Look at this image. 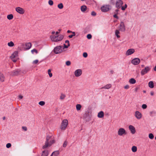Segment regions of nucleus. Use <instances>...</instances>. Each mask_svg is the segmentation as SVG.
Returning <instances> with one entry per match:
<instances>
[{"mask_svg":"<svg viewBox=\"0 0 156 156\" xmlns=\"http://www.w3.org/2000/svg\"><path fill=\"white\" fill-rule=\"evenodd\" d=\"M59 32L57 31L55 35H52L50 36V38L52 42H59L62 41L64 37V36L62 34H58Z\"/></svg>","mask_w":156,"mask_h":156,"instance_id":"obj_1","label":"nucleus"},{"mask_svg":"<svg viewBox=\"0 0 156 156\" xmlns=\"http://www.w3.org/2000/svg\"><path fill=\"white\" fill-rule=\"evenodd\" d=\"M68 124V121L67 119H64L61 123L60 128L62 130H65Z\"/></svg>","mask_w":156,"mask_h":156,"instance_id":"obj_2","label":"nucleus"},{"mask_svg":"<svg viewBox=\"0 0 156 156\" xmlns=\"http://www.w3.org/2000/svg\"><path fill=\"white\" fill-rule=\"evenodd\" d=\"M127 133L126 130L123 128H120L118 130V135L120 136H123L126 135Z\"/></svg>","mask_w":156,"mask_h":156,"instance_id":"obj_3","label":"nucleus"},{"mask_svg":"<svg viewBox=\"0 0 156 156\" xmlns=\"http://www.w3.org/2000/svg\"><path fill=\"white\" fill-rule=\"evenodd\" d=\"M53 51L56 54L61 53L63 51L62 46L59 45L55 47Z\"/></svg>","mask_w":156,"mask_h":156,"instance_id":"obj_4","label":"nucleus"},{"mask_svg":"<svg viewBox=\"0 0 156 156\" xmlns=\"http://www.w3.org/2000/svg\"><path fill=\"white\" fill-rule=\"evenodd\" d=\"M112 7L109 5H104L102 6L101 8V11L104 12L108 11L111 9Z\"/></svg>","mask_w":156,"mask_h":156,"instance_id":"obj_5","label":"nucleus"},{"mask_svg":"<svg viewBox=\"0 0 156 156\" xmlns=\"http://www.w3.org/2000/svg\"><path fill=\"white\" fill-rule=\"evenodd\" d=\"M134 116L137 120H140L142 118V114L138 111H136L134 113Z\"/></svg>","mask_w":156,"mask_h":156,"instance_id":"obj_6","label":"nucleus"},{"mask_svg":"<svg viewBox=\"0 0 156 156\" xmlns=\"http://www.w3.org/2000/svg\"><path fill=\"white\" fill-rule=\"evenodd\" d=\"M151 68L149 66H146L145 68L143 69L141 71L140 73L141 75H144L147 73L150 70Z\"/></svg>","mask_w":156,"mask_h":156,"instance_id":"obj_7","label":"nucleus"},{"mask_svg":"<svg viewBox=\"0 0 156 156\" xmlns=\"http://www.w3.org/2000/svg\"><path fill=\"white\" fill-rule=\"evenodd\" d=\"M51 138V137L50 136H47L45 144L43 145L42 147V148L43 149H45L47 148L48 147L50 146H49V141L50 140Z\"/></svg>","mask_w":156,"mask_h":156,"instance_id":"obj_8","label":"nucleus"},{"mask_svg":"<svg viewBox=\"0 0 156 156\" xmlns=\"http://www.w3.org/2000/svg\"><path fill=\"white\" fill-rule=\"evenodd\" d=\"M82 73V69H78L76 70L74 72V74L75 76L76 77H78L80 76Z\"/></svg>","mask_w":156,"mask_h":156,"instance_id":"obj_9","label":"nucleus"},{"mask_svg":"<svg viewBox=\"0 0 156 156\" xmlns=\"http://www.w3.org/2000/svg\"><path fill=\"white\" fill-rule=\"evenodd\" d=\"M140 62V60L138 58H136L133 59L131 61V63L134 65L139 64Z\"/></svg>","mask_w":156,"mask_h":156,"instance_id":"obj_10","label":"nucleus"},{"mask_svg":"<svg viewBox=\"0 0 156 156\" xmlns=\"http://www.w3.org/2000/svg\"><path fill=\"white\" fill-rule=\"evenodd\" d=\"M135 52V50L133 48H130L127 50L126 52L125 55L126 56H129L133 54Z\"/></svg>","mask_w":156,"mask_h":156,"instance_id":"obj_11","label":"nucleus"},{"mask_svg":"<svg viewBox=\"0 0 156 156\" xmlns=\"http://www.w3.org/2000/svg\"><path fill=\"white\" fill-rule=\"evenodd\" d=\"M123 2L121 0H118L116 3L115 6L118 9H120L123 5Z\"/></svg>","mask_w":156,"mask_h":156,"instance_id":"obj_12","label":"nucleus"},{"mask_svg":"<svg viewBox=\"0 0 156 156\" xmlns=\"http://www.w3.org/2000/svg\"><path fill=\"white\" fill-rule=\"evenodd\" d=\"M119 30L122 31H124L125 30V27L124 24L123 22L122 21L120 22L119 27Z\"/></svg>","mask_w":156,"mask_h":156,"instance_id":"obj_13","label":"nucleus"},{"mask_svg":"<svg viewBox=\"0 0 156 156\" xmlns=\"http://www.w3.org/2000/svg\"><path fill=\"white\" fill-rule=\"evenodd\" d=\"M16 11L21 14H23L25 12V10L23 8L20 7H17L16 8Z\"/></svg>","mask_w":156,"mask_h":156,"instance_id":"obj_14","label":"nucleus"},{"mask_svg":"<svg viewBox=\"0 0 156 156\" xmlns=\"http://www.w3.org/2000/svg\"><path fill=\"white\" fill-rule=\"evenodd\" d=\"M129 129L132 134L135 133L136 131L135 127L132 125H130L129 126Z\"/></svg>","mask_w":156,"mask_h":156,"instance_id":"obj_15","label":"nucleus"},{"mask_svg":"<svg viewBox=\"0 0 156 156\" xmlns=\"http://www.w3.org/2000/svg\"><path fill=\"white\" fill-rule=\"evenodd\" d=\"M83 119L85 121L88 122L90 120V117L88 114L85 113L83 115Z\"/></svg>","mask_w":156,"mask_h":156,"instance_id":"obj_16","label":"nucleus"},{"mask_svg":"<svg viewBox=\"0 0 156 156\" xmlns=\"http://www.w3.org/2000/svg\"><path fill=\"white\" fill-rule=\"evenodd\" d=\"M26 47L24 48L25 50H27L29 49L31 47V44L30 43H27L25 44Z\"/></svg>","mask_w":156,"mask_h":156,"instance_id":"obj_17","label":"nucleus"},{"mask_svg":"<svg viewBox=\"0 0 156 156\" xmlns=\"http://www.w3.org/2000/svg\"><path fill=\"white\" fill-rule=\"evenodd\" d=\"M5 76L3 73L1 72H0V82H4L5 81Z\"/></svg>","mask_w":156,"mask_h":156,"instance_id":"obj_18","label":"nucleus"},{"mask_svg":"<svg viewBox=\"0 0 156 156\" xmlns=\"http://www.w3.org/2000/svg\"><path fill=\"white\" fill-rule=\"evenodd\" d=\"M97 116L98 118H101L104 117V113L102 111H101L98 113Z\"/></svg>","mask_w":156,"mask_h":156,"instance_id":"obj_19","label":"nucleus"},{"mask_svg":"<svg viewBox=\"0 0 156 156\" xmlns=\"http://www.w3.org/2000/svg\"><path fill=\"white\" fill-rule=\"evenodd\" d=\"M18 53V51H15L11 56V58H17Z\"/></svg>","mask_w":156,"mask_h":156,"instance_id":"obj_20","label":"nucleus"},{"mask_svg":"<svg viewBox=\"0 0 156 156\" xmlns=\"http://www.w3.org/2000/svg\"><path fill=\"white\" fill-rule=\"evenodd\" d=\"M87 7L86 5H83L81 6L80 10L82 12H84L87 10Z\"/></svg>","mask_w":156,"mask_h":156,"instance_id":"obj_21","label":"nucleus"},{"mask_svg":"<svg viewBox=\"0 0 156 156\" xmlns=\"http://www.w3.org/2000/svg\"><path fill=\"white\" fill-rule=\"evenodd\" d=\"M120 33L119 30H115V34L117 38H119L120 37Z\"/></svg>","mask_w":156,"mask_h":156,"instance_id":"obj_22","label":"nucleus"},{"mask_svg":"<svg viewBox=\"0 0 156 156\" xmlns=\"http://www.w3.org/2000/svg\"><path fill=\"white\" fill-rule=\"evenodd\" d=\"M50 136L51 137V138L49 141V144L50 146L52 144H54L55 143V140L52 138L51 136Z\"/></svg>","mask_w":156,"mask_h":156,"instance_id":"obj_23","label":"nucleus"},{"mask_svg":"<svg viewBox=\"0 0 156 156\" xmlns=\"http://www.w3.org/2000/svg\"><path fill=\"white\" fill-rule=\"evenodd\" d=\"M112 87V85L110 84H108L104 87H103L102 88H104L106 89H109Z\"/></svg>","mask_w":156,"mask_h":156,"instance_id":"obj_24","label":"nucleus"},{"mask_svg":"<svg viewBox=\"0 0 156 156\" xmlns=\"http://www.w3.org/2000/svg\"><path fill=\"white\" fill-rule=\"evenodd\" d=\"M20 72V70L18 69L14 70L12 72V74L13 75H16L19 73Z\"/></svg>","mask_w":156,"mask_h":156,"instance_id":"obj_25","label":"nucleus"},{"mask_svg":"<svg viewBox=\"0 0 156 156\" xmlns=\"http://www.w3.org/2000/svg\"><path fill=\"white\" fill-rule=\"evenodd\" d=\"M149 87L151 88H152L154 87L153 82L152 81H150L148 83Z\"/></svg>","mask_w":156,"mask_h":156,"instance_id":"obj_26","label":"nucleus"},{"mask_svg":"<svg viewBox=\"0 0 156 156\" xmlns=\"http://www.w3.org/2000/svg\"><path fill=\"white\" fill-rule=\"evenodd\" d=\"M48 154V151H43L42 153L41 156H47Z\"/></svg>","mask_w":156,"mask_h":156,"instance_id":"obj_27","label":"nucleus"},{"mask_svg":"<svg viewBox=\"0 0 156 156\" xmlns=\"http://www.w3.org/2000/svg\"><path fill=\"white\" fill-rule=\"evenodd\" d=\"M129 83L131 84H134L136 82V80L134 78H131L129 80Z\"/></svg>","mask_w":156,"mask_h":156,"instance_id":"obj_28","label":"nucleus"},{"mask_svg":"<svg viewBox=\"0 0 156 156\" xmlns=\"http://www.w3.org/2000/svg\"><path fill=\"white\" fill-rule=\"evenodd\" d=\"M7 18L9 20H11L13 18V16L12 14H10L7 16Z\"/></svg>","mask_w":156,"mask_h":156,"instance_id":"obj_29","label":"nucleus"},{"mask_svg":"<svg viewBox=\"0 0 156 156\" xmlns=\"http://www.w3.org/2000/svg\"><path fill=\"white\" fill-rule=\"evenodd\" d=\"M59 154L58 151H54L51 154V156H57Z\"/></svg>","mask_w":156,"mask_h":156,"instance_id":"obj_30","label":"nucleus"},{"mask_svg":"<svg viewBox=\"0 0 156 156\" xmlns=\"http://www.w3.org/2000/svg\"><path fill=\"white\" fill-rule=\"evenodd\" d=\"M10 47H12L14 46V44L13 42L11 41L9 42H8L7 44Z\"/></svg>","mask_w":156,"mask_h":156,"instance_id":"obj_31","label":"nucleus"},{"mask_svg":"<svg viewBox=\"0 0 156 156\" xmlns=\"http://www.w3.org/2000/svg\"><path fill=\"white\" fill-rule=\"evenodd\" d=\"M47 73L50 77L51 78L52 76L53 75L52 73H51V69H48V70Z\"/></svg>","mask_w":156,"mask_h":156,"instance_id":"obj_32","label":"nucleus"},{"mask_svg":"<svg viewBox=\"0 0 156 156\" xmlns=\"http://www.w3.org/2000/svg\"><path fill=\"white\" fill-rule=\"evenodd\" d=\"M131 150L133 152H135L137 151V147L135 146H133L132 147Z\"/></svg>","mask_w":156,"mask_h":156,"instance_id":"obj_33","label":"nucleus"},{"mask_svg":"<svg viewBox=\"0 0 156 156\" xmlns=\"http://www.w3.org/2000/svg\"><path fill=\"white\" fill-rule=\"evenodd\" d=\"M76 109L77 111L80 110L81 108V106L80 104H77L76 105Z\"/></svg>","mask_w":156,"mask_h":156,"instance_id":"obj_34","label":"nucleus"},{"mask_svg":"<svg viewBox=\"0 0 156 156\" xmlns=\"http://www.w3.org/2000/svg\"><path fill=\"white\" fill-rule=\"evenodd\" d=\"M19 46L18 47V49L20 50H22V49L20 46H24V44L23 43H20L18 44Z\"/></svg>","mask_w":156,"mask_h":156,"instance_id":"obj_35","label":"nucleus"},{"mask_svg":"<svg viewBox=\"0 0 156 156\" xmlns=\"http://www.w3.org/2000/svg\"><path fill=\"white\" fill-rule=\"evenodd\" d=\"M57 7L59 9H62L63 8V5L62 3H60L58 5Z\"/></svg>","mask_w":156,"mask_h":156,"instance_id":"obj_36","label":"nucleus"},{"mask_svg":"<svg viewBox=\"0 0 156 156\" xmlns=\"http://www.w3.org/2000/svg\"><path fill=\"white\" fill-rule=\"evenodd\" d=\"M148 137L150 139H153L154 138V136L152 133H150L149 134Z\"/></svg>","mask_w":156,"mask_h":156,"instance_id":"obj_37","label":"nucleus"},{"mask_svg":"<svg viewBox=\"0 0 156 156\" xmlns=\"http://www.w3.org/2000/svg\"><path fill=\"white\" fill-rule=\"evenodd\" d=\"M31 52L33 54H34V53H35L36 54H37L38 53L37 51L35 49H34L31 50Z\"/></svg>","mask_w":156,"mask_h":156,"instance_id":"obj_38","label":"nucleus"},{"mask_svg":"<svg viewBox=\"0 0 156 156\" xmlns=\"http://www.w3.org/2000/svg\"><path fill=\"white\" fill-rule=\"evenodd\" d=\"M66 97V95L63 94H61L60 96V99L61 100L64 99Z\"/></svg>","mask_w":156,"mask_h":156,"instance_id":"obj_39","label":"nucleus"},{"mask_svg":"<svg viewBox=\"0 0 156 156\" xmlns=\"http://www.w3.org/2000/svg\"><path fill=\"white\" fill-rule=\"evenodd\" d=\"M127 5L126 4H125L124 6H122L121 7V9L122 10H125V9L127 8Z\"/></svg>","mask_w":156,"mask_h":156,"instance_id":"obj_40","label":"nucleus"},{"mask_svg":"<svg viewBox=\"0 0 156 156\" xmlns=\"http://www.w3.org/2000/svg\"><path fill=\"white\" fill-rule=\"evenodd\" d=\"M49 5L51 6H52L53 5V2L52 0H49L48 1Z\"/></svg>","mask_w":156,"mask_h":156,"instance_id":"obj_41","label":"nucleus"},{"mask_svg":"<svg viewBox=\"0 0 156 156\" xmlns=\"http://www.w3.org/2000/svg\"><path fill=\"white\" fill-rule=\"evenodd\" d=\"M45 104V103L44 101H40L39 102V104L41 106H43Z\"/></svg>","mask_w":156,"mask_h":156,"instance_id":"obj_42","label":"nucleus"},{"mask_svg":"<svg viewBox=\"0 0 156 156\" xmlns=\"http://www.w3.org/2000/svg\"><path fill=\"white\" fill-rule=\"evenodd\" d=\"M141 107L143 109H145L147 108V106L146 105L144 104L142 105Z\"/></svg>","mask_w":156,"mask_h":156,"instance_id":"obj_43","label":"nucleus"},{"mask_svg":"<svg viewBox=\"0 0 156 156\" xmlns=\"http://www.w3.org/2000/svg\"><path fill=\"white\" fill-rule=\"evenodd\" d=\"M119 10L118 9H115L114 12V14H119Z\"/></svg>","mask_w":156,"mask_h":156,"instance_id":"obj_44","label":"nucleus"},{"mask_svg":"<svg viewBox=\"0 0 156 156\" xmlns=\"http://www.w3.org/2000/svg\"><path fill=\"white\" fill-rule=\"evenodd\" d=\"M66 64L67 66H69L71 65V62L69 61H67Z\"/></svg>","mask_w":156,"mask_h":156,"instance_id":"obj_45","label":"nucleus"},{"mask_svg":"<svg viewBox=\"0 0 156 156\" xmlns=\"http://www.w3.org/2000/svg\"><path fill=\"white\" fill-rule=\"evenodd\" d=\"M67 142L66 141H65L63 144V147H66L67 146Z\"/></svg>","mask_w":156,"mask_h":156,"instance_id":"obj_46","label":"nucleus"},{"mask_svg":"<svg viewBox=\"0 0 156 156\" xmlns=\"http://www.w3.org/2000/svg\"><path fill=\"white\" fill-rule=\"evenodd\" d=\"M11 146V144L10 143H9L6 144V147L7 148H9Z\"/></svg>","mask_w":156,"mask_h":156,"instance_id":"obj_47","label":"nucleus"},{"mask_svg":"<svg viewBox=\"0 0 156 156\" xmlns=\"http://www.w3.org/2000/svg\"><path fill=\"white\" fill-rule=\"evenodd\" d=\"M87 37L88 39H91V38H92V36L91 34H89L87 35Z\"/></svg>","mask_w":156,"mask_h":156,"instance_id":"obj_48","label":"nucleus"},{"mask_svg":"<svg viewBox=\"0 0 156 156\" xmlns=\"http://www.w3.org/2000/svg\"><path fill=\"white\" fill-rule=\"evenodd\" d=\"M83 56L84 58H86L87 56V54L86 52H84L83 54Z\"/></svg>","mask_w":156,"mask_h":156,"instance_id":"obj_49","label":"nucleus"},{"mask_svg":"<svg viewBox=\"0 0 156 156\" xmlns=\"http://www.w3.org/2000/svg\"><path fill=\"white\" fill-rule=\"evenodd\" d=\"M96 15V13L94 11H92L91 13V15L92 16H95Z\"/></svg>","mask_w":156,"mask_h":156,"instance_id":"obj_50","label":"nucleus"},{"mask_svg":"<svg viewBox=\"0 0 156 156\" xmlns=\"http://www.w3.org/2000/svg\"><path fill=\"white\" fill-rule=\"evenodd\" d=\"M70 46V44H69V45H66L65 44H64V48H68V47Z\"/></svg>","mask_w":156,"mask_h":156,"instance_id":"obj_51","label":"nucleus"},{"mask_svg":"<svg viewBox=\"0 0 156 156\" xmlns=\"http://www.w3.org/2000/svg\"><path fill=\"white\" fill-rule=\"evenodd\" d=\"M117 15L118 14H114L113 16V17L117 19H119V18L118 16H117Z\"/></svg>","mask_w":156,"mask_h":156,"instance_id":"obj_52","label":"nucleus"},{"mask_svg":"<svg viewBox=\"0 0 156 156\" xmlns=\"http://www.w3.org/2000/svg\"><path fill=\"white\" fill-rule=\"evenodd\" d=\"M12 60L14 62H16L17 60V58H11Z\"/></svg>","mask_w":156,"mask_h":156,"instance_id":"obj_53","label":"nucleus"},{"mask_svg":"<svg viewBox=\"0 0 156 156\" xmlns=\"http://www.w3.org/2000/svg\"><path fill=\"white\" fill-rule=\"evenodd\" d=\"M38 62V60H35L33 61V63L34 64H36Z\"/></svg>","mask_w":156,"mask_h":156,"instance_id":"obj_54","label":"nucleus"},{"mask_svg":"<svg viewBox=\"0 0 156 156\" xmlns=\"http://www.w3.org/2000/svg\"><path fill=\"white\" fill-rule=\"evenodd\" d=\"M22 129L25 131H26L27 130V128L26 126H23L22 127Z\"/></svg>","mask_w":156,"mask_h":156,"instance_id":"obj_55","label":"nucleus"},{"mask_svg":"<svg viewBox=\"0 0 156 156\" xmlns=\"http://www.w3.org/2000/svg\"><path fill=\"white\" fill-rule=\"evenodd\" d=\"M129 87V85H126L124 87V88L125 89H128Z\"/></svg>","mask_w":156,"mask_h":156,"instance_id":"obj_56","label":"nucleus"},{"mask_svg":"<svg viewBox=\"0 0 156 156\" xmlns=\"http://www.w3.org/2000/svg\"><path fill=\"white\" fill-rule=\"evenodd\" d=\"M19 99H22L23 98V96L22 95H20L18 96Z\"/></svg>","mask_w":156,"mask_h":156,"instance_id":"obj_57","label":"nucleus"},{"mask_svg":"<svg viewBox=\"0 0 156 156\" xmlns=\"http://www.w3.org/2000/svg\"><path fill=\"white\" fill-rule=\"evenodd\" d=\"M150 94L151 95L153 96L154 94V92L153 91H151L150 92Z\"/></svg>","mask_w":156,"mask_h":156,"instance_id":"obj_58","label":"nucleus"},{"mask_svg":"<svg viewBox=\"0 0 156 156\" xmlns=\"http://www.w3.org/2000/svg\"><path fill=\"white\" fill-rule=\"evenodd\" d=\"M74 36L73 34H72V35H69L68 36V37L69 38H72V37H73Z\"/></svg>","mask_w":156,"mask_h":156,"instance_id":"obj_59","label":"nucleus"},{"mask_svg":"<svg viewBox=\"0 0 156 156\" xmlns=\"http://www.w3.org/2000/svg\"><path fill=\"white\" fill-rule=\"evenodd\" d=\"M155 112L154 111H152V112H150V114L151 115L152 114H155Z\"/></svg>","mask_w":156,"mask_h":156,"instance_id":"obj_60","label":"nucleus"},{"mask_svg":"<svg viewBox=\"0 0 156 156\" xmlns=\"http://www.w3.org/2000/svg\"><path fill=\"white\" fill-rule=\"evenodd\" d=\"M138 87H136L135 88V91L136 92H137V90H138Z\"/></svg>","mask_w":156,"mask_h":156,"instance_id":"obj_61","label":"nucleus"},{"mask_svg":"<svg viewBox=\"0 0 156 156\" xmlns=\"http://www.w3.org/2000/svg\"><path fill=\"white\" fill-rule=\"evenodd\" d=\"M65 43H67L68 44V45H69V41L68 40H66L65 41Z\"/></svg>","mask_w":156,"mask_h":156,"instance_id":"obj_62","label":"nucleus"},{"mask_svg":"<svg viewBox=\"0 0 156 156\" xmlns=\"http://www.w3.org/2000/svg\"><path fill=\"white\" fill-rule=\"evenodd\" d=\"M73 31H70V30H68L67 31V32L68 33H72Z\"/></svg>","mask_w":156,"mask_h":156,"instance_id":"obj_63","label":"nucleus"},{"mask_svg":"<svg viewBox=\"0 0 156 156\" xmlns=\"http://www.w3.org/2000/svg\"><path fill=\"white\" fill-rule=\"evenodd\" d=\"M72 34L73 36H75V33L74 32H72Z\"/></svg>","mask_w":156,"mask_h":156,"instance_id":"obj_64","label":"nucleus"}]
</instances>
